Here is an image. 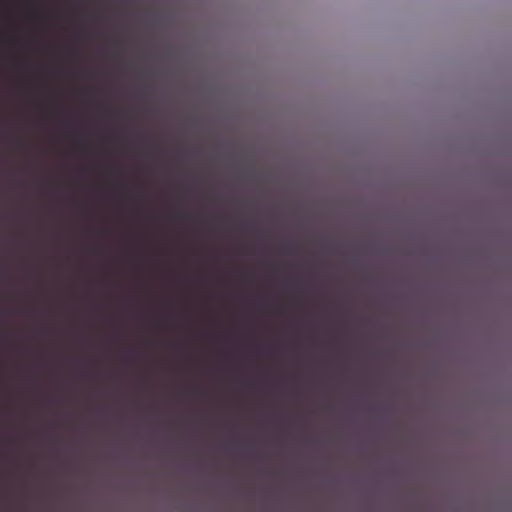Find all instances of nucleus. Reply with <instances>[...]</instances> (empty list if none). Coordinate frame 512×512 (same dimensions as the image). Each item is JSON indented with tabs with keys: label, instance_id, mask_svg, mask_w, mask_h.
Masks as SVG:
<instances>
[{
	"label": "nucleus",
	"instance_id": "obj_1",
	"mask_svg": "<svg viewBox=\"0 0 512 512\" xmlns=\"http://www.w3.org/2000/svg\"><path fill=\"white\" fill-rule=\"evenodd\" d=\"M286 301H288V290H287L286 285H285V279L283 278V285H282V305H283V310H285Z\"/></svg>",
	"mask_w": 512,
	"mask_h": 512
},
{
	"label": "nucleus",
	"instance_id": "obj_7",
	"mask_svg": "<svg viewBox=\"0 0 512 512\" xmlns=\"http://www.w3.org/2000/svg\"><path fill=\"white\" fill-rule=\"evenodd\" d=\"M289 363H292V356H289Z\"/></svg>",
	"mask_w": 512,
	"mask_h": 512
},
{
	"label": "nucleus",
	"instance_id": "obj_11",
	"mask_svg": "<svg viewBox=\"0 0 512 512\" xmlns=\"http://www.w3.org/2000/svg\"><path fill=\"white\" fill-rule=\"evenodd\" d=\"M289 343H290V344L292 343V340H291V339L289 340Z\"/></svg>",
	"mask_w": 512,
	"mask_h": 512
},
{
	"label": "nucleus",
	"instance_id": "obj_3",
	"mask_svg": "<svg viewBox=\"0 0 512 512\" xmlns=\"http://www.w3.org/2000/svg\"><path fill=\"white\" fill-rule=\"evenodd\" d=\"M283 334H285V332L283 331ZM282 338H285V335H282ZM285 346V339H283V347Z\"/></svg>",
	"mask_w": 512,
	"mask_h": 512
},
{
	"label": "nucleus",
	"instance_id": "obj_2",
	"mask_svg": "<svg viewBox=\"0 0 512 512\" xmlns=\"http://www.w3.org/2000/svg\"><path fill=\"white\" fill-rule=\"evenodd\" d=\"M283 321H285V310H283ZM282 325H285V322H282Z\"/></svg>",
	"mask_w": 512,
	"mask_h": 512
},
{
	"label": "nucleus",
	"instance_id": "obj_5",
	"mask_svg": "<svg viewBox=\"0 0 512 512\" xmlns=\"http://www.w3.org/2000/svg\"><path fill=\"white\" fill-rule=\"evenodd\" d=\"M289 363H292V356H289Z\"/></svg>",
	"mask_w": 512,
	"mask_h": 512
},
{
	"label": "nucleus",
	"instance_id": "obj_9",
	"mask_svg": "<svg viewBox=\"0 0 512 512\" xmlns=\"http://www.w3.org/2000/svg\"><path fill=\"white\" fill-rule=\"evenodd\" d=\"M289 287H290V288L292 287V284H291V283L289 284Z\"/></svg>",
	"mask_w": 512,
	"mask_h": 512
},
{
	"label": "nucleus",
	"instance_id": "obj_8",
	"mask_svg": "<svg viewBox=\"0 0 512 512\" xmlns=\"http://www.w3.org/2000/svg\"><path fill=\"white\" fill-rule=\"evenodd\" d=\"M289 251H290V252L292 251V248H291V247L289 248Z\"/></svg>",
	"mask_w": 512,
	"mask_h": 512
},
{
	"label": "nucleus",
	"instance_id": "obj_6",
	"mask_svg": "<svg viewBox=\"0 0 512 512\" xmlns=\"http://www.w3.org/2000/svg\"><path fill=\"white\" fill-rule=\"evenodd\" d=\"M289 363H292V356H289Z\"/></svg>",
	"mask_w": 512,
	"mask_h": 512
},
{
	"label": "nucleus",
	"instance_id": "obj_10",
	"mask_svg": "<svg viewBox=\"0 0 512 512\" xmlns=\"http://www.w3.org/2000/svg\"><path fill=\"white\" fill-rule=\"evenodd\" d=\"M289 331H290V332L292 331V328H291V327L289 328Z\"/></svg>",
	"mask_w": 512,
	"mask_h": 512
},
{
	"label": "nucleus",
	"instance_id": "obj_4",
	"mask_svg": "<svg viewBox=\"0 0 512 512\" xmlns=\"http://www.w3.org/2000/svg\"><path fill=\"white\" fill-rule=\"evenodd\" d=\"M282 246H283V252L285 251V242L283 241L282 243Z\"/></svg>",
	"mask_w": 512,
	"mask_h": 512
}]
</instances>
